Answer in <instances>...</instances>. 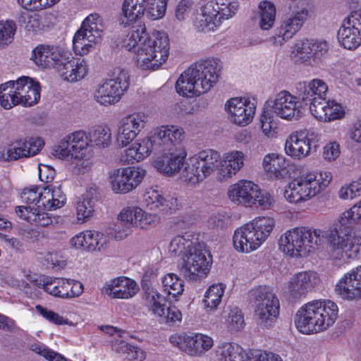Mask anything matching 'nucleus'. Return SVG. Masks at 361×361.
<instances>
[{
	"mask_svg": "<svg viewBox=\"0 0 361 361\" xmlns=\"http://www.w3.org/2000/svg\"><path fill=\"white\" fill-rule=\"evenodd\" d=\"M167 0H124L120 23L125 27L130 26L123 39V46L136 54L137 66L142 70H156L163 63L157 60L150 36L146 33L144 24L139 20L146 17L154 20L161 18L166 12Z\"/></svg>",
	"mask_w": 361,
	"mask_h": 361,
	"instance_id": "nucleus-1",
	"label": "nucleus"
},
{
	"mask_svg": "<svg viewBox=\"0 0 361 361\" xmlns=\"http://www.w3.org/2000/svg\"><path fill=\"white\" fill-rule=\"evenodd\" d=\"M361 224V200L339 216L329 228V245L334 260L355 259L360 254L361 236L351 235L355 226Z\"/></svg>",
	"mask_w": 361,
	"mask_h": 361,
	"instance_id": "nucleus-2",
	"label": "nucleus"
},
{
	"mask_svg": "<svg viewBox=\"0 0 361 361\" xmlns=\"http://www.w3.org/2000/svg\"><path fill=\"white\" fill-rule=\"evenodd\" d=\"M222 69L216 58L200 60L185 71L176 83L177 92L192 97L206 93L217 82Z\"/></svg>",
	"mask_w": 361,
	"mask_h": 361,
	"instance_id": "nucleus-3",
	"label": "nucleus"
},
{
	"mask_svg": "<svg viewBox=\"0 0 361 361\" xmlns=\"http://www.w3.org/2000/svg\"><path fill=\"white\" fill-rule=\"evenodd\" d=\"M337 305L329 300H317L302 305L295 317L296 328L302 334H310L325 331L338 318Z\"/></svg>",
	"mask_w": 361,
	"mask_h": 361,
	"instance_id": "nucleus-4",
	"label": "nucleus"
},
{
	"mask_svg": "<svg viewBox=\"0 0 361 361\" xmlns=\"http://www.w3.org/2000/svg\"><path fill=\"white\" fill-rule=\"evenodd\" d=\"M327 231L309 227H297L284 233L279 240V249L283 253L295 258L307 257L312 251L329 242Z\"/></svg>",
	"mask_w": 361,
	"mask_h": 361,
	"instance_id": "nucleus-5",
	"label": "nucleus"
},
{
	"mask_svg": "<svg viewBox=\"0 0 361 361\" xmlns=\"http://www.w3.org/2000/svg\"><path fill=\"white\" fill-rule=\"evenodd\" d=\"M274 226V219L269 216L256 217L234 231V249L242 253L257 250L270 235Z\"/></svg>",
	"mask_w": 361,
	"mask_h": 361,
	"instance_id": "nucleus-6",
	"label": "nucleus"
},
{
	"mask_svg": "<svg viewBox=\"0 0 361 361\" xmlns=\"http://www.w3.org/2000/svg\"><path fill=\"white\" fill-rule=\"evenodd\" d=\"M238 8L235 0H200L195 26L200 31H214L223 21L233 18Z\"/></svg>",
	"mask_w": 361,
	"mask_h": 361,
	"instance_id": "nucleus-7",
	"label": "nucleus"
},
{
	"mask_svg": "<svg viewBox=\"0 0 361 361\" xmlns=\"http://www.w3.org/2000/svg\"><path fill=\"white\" fill-rule=\"evenodd\" d=\"M169 138L171 145L169 149L157 152L159 155L154 160V167L160 173L171 176L178 173L183 166L187 152L182 147L185 132L177 126L171 125Z\"/></svg>",
	"mask_w": 361,
	"mask_h": 361,
	"instance_id": "nucleus-8",
	"label": "nucleus"
},
{
	"mask_svg": "<svg viewBox=\"0 0 361 361\" xmlns=\"http://www.w3.org/2000/svg\"><path fill=\"white\" fill-rule=\"evenodd\" d=\"M249 299L255 305L258 324L270 327L275 322L280 309L279 300L271 287L257 286L249 291Z\"/></svg>",
	"mask_w": 361,
	"mask_h": 361,
	"instance_id": "nucleus-9",
	"label": "nucleus"
},
{
	"mask_svg": "<svg viewBox=\"0 0 361 361\" xmlns=\"http://www.w3.org/2000/svg\"><path fill=\"white\" fill-rule=\"evenodd\" d=\"M220 154L213 149L202 150L189 158L182 171L185 182L197 184L210 176L218 167Z\"/></svg>",
	"mask_w": 361,
	"mask_h": 361,
	"instance_id": "nucleus-10",
	"label": "nucleus"
},
{
	"mask_svg": "<svg viewBox=\"0 0 361 361\" xmlns=\"http://www.w3.org/2000/svg\"><path fill=\"white\" fill-rule=\"evenodd\" d=\"M129 87V75L127 71L115 68L111 78L99 85L94 93L97 103L103 106L118 102Z\"/></svg>",
	"mask_w": 361,
	"mask_h": 361,
	"instance_id": "nucleus-11",
	"label": "nucleus"
},
{
	"mask_svg": "<svg viewBox=\"0 0 361 361\" xmlns=\"http://www.w3.org/2000/svg\"><path fill=\"white\" fill-rule=\"evenodd\" d=\"M104 25L102 18L97 13L89 15L75 32L73 39V48L76 54H88L102 39Z\"/></svg>",
	"mask_w": 361,
	"mask_h": 361,
	"instance_id": "nucleus-12",
	"label": "nucleus"
},
{
	"mask_svg": "<svg viewBox=\"0 0 361 361\" xmlns=\"http://www.w3.org/2000/svg\"><path fill=\"white\" fill-rule=\"evenodd\" d=\"M190 251L183 257L180 272L188 281H200L207 276L210 270L212 257L201 243H196L195 247Z\"/></svg>",
	"mask_w": 361,
	"mask_h": 361,
	"instance_id": "nucleus-13",
	"label": "nucleus"
},
{
	"mask_svg": "<svg viewBox=\"0 0 361 361\" xmlns=\"http://www.w3.org/2000/svg\"><path fill=\"white\" fill-rule=\"evenodd\" d=\"M157 221V215L146 213L140 207L123 209L114 226L115 238L123 239L130 234V227L146 228L147 226L154 224Z\"/></svg>",
	"mask_w": 361,
	"mask_h": 361,
	"instance_id": "nucleus-14",
	"label": "nucleus"
},
{
	"mask_svg": "<svg viewBox=\"0 0 361 361\" xmlns=\"http://www.w3.org/2000/svg\"><path fill=\"white\" fill-rule=\"evenodd\" d=\"M90 146L88 135L82 130H78L66 135L55 146L52 154L61 159H82Z\"/></svg>",
	"mask_w": 361,
	"mask_h": 361,
	"instance_id": "nucleus-15",
	"label": "nucleus"
},
{
	"mask_svg": "<svg viewBox=\"0 0 361 361\" xmlns=\"http://www.w3.org/2000/svg\"><path fill=\"white\" fill-rule=\"evenodd\" d=\"M314 173L302 174L286 187L285 198L290 203L305 201L320 192V186Z\"/></svg>",
	"mask_w": 361,
	"mask_h": 361,
	"instance_id": "nucleus-16",
	"label": "nucleus"
},
{
	"mask_svg": "<svg viewBox=\"0 0 361 361\" xmlns=\"http://www.w3.org/2000/svg\"><path fill=\"white\" fill-rule=\"evenodd\" d=\"M44 145V140L39 137L16 139L0 152V159L11 161L32 157L40 152Z\"/></svg>",
	"mask_w": 361,
	"mask_h": 361,
	"instance_id": "nucleus-17",
	"label": "nucleus"
},
{
	"mask_svg": "<svg viewBox=\"0 0 361 361\" xmlns=\"http://www.w3.org/2000/svg\"><path fill=\"white\" fill-rule=\"evenodd\" d=\"M171 125L161 126L152 128L147 136L134 143L142 160L147 157L152 151L169 149L172 146L169 138Z\"/></svg>",
	"mask_w": 361,
	"mask_h": 361,
	"instance_id": "nucleus-18",
	"label": "nucleus"
},
{
	"mask_svg": "<svg viewBox=\"0 0 361 361\" xmlns=\"http://www.w3.org/2000/svg\"><path fill=\"white\" fill-rule=\"evenodd\" d=\"M318 143V136L312 131H296L286 139V154L294 159L300 160L315 151Z\"/></svg>",
	"mask_w": 361,
	"mask_h": 361,
	"instance_id": "nucleus-19",
	"label": "nucleus"
},
{
	"mask_svg": "<svg viewBox=\"0 0 361 361\" xmlns=\"http://www.w3.org/2000/svg\"><path fill=\"white\" fill-rule=\"evenodd\" d=\"M148 116L143 112H134L121 119L118 123L117 141L120 147L130 144L145 129Z\"/></svg>",
	"mask_w": 361,
	"mask_h": 361,
	"instance_id": "nucleus-20",
	"label": "nucleus"
},
{
	"mask_svg": "<svg viewBox=\"0 0 361 361\" xmlns=\"http://www.w3.org/2000/svg\"><path fill=\"white\" fill-rule=\"evenodd\" d=\"M147 306L159 322L176 324L182 320V313L175 305L166 306L165 298L158 291L147 288Z\"/></svg>",
	"mask_w": 361,
	"mask_h": 361,
	"instance_id": "nucleus-21",
	"label": "nucleus"
},
{
	"mask_svg": "<svg viewBox=\"0 0 361 361\" xmlns=\"http://www.w3.org/2000/svg\"><path fill=\"white\" fill-rule=\"evenodd\" d=\"M298 99L288 91L282 90L267 103L272 113L282 119L290 121L297 119L301 114V106Z\"/></svg>",
	"mask_w": 361,
	"mask_h": 361,
	"instance_id": "nucleus-22",
	"label": "nucleus"
},
{
	"mask_svg": "<svg viewBox=\"0 0 361 361\" xmlns=\"http://www.w3.org/2000/svg\"><path fill=\"white\" fill-rule=\"evenodd\" d=\"M307 15V10L303 8L284 16L280 26L276 28L275 35L270 38L271 43L274 46H281L291 39L300 30Z\"/></svg>",
	"mask_w": 361,
	"mask_h": 361,
	"instance_id": "nucleus-23",
	"label": "nucleus"
},
{
	"mask_svg": "<svg viewBox=\"0 0 361 361\" xmlns=\"http://www.w3.org/2000/svg\"><path fill=\"white\" fill-rule=\"evenodd\" d=\"M219 361H282L279 355L272 353L255 351L251 356L236 344L225 343L218 351Z\"/></svg>",
	"mask_w": 361,
	"mask_h": 361,
	"instance_id": "nucleus-24",
	"label": "nucleus"
},
{
	"mask_svg": "<svg viewBox=\"0 0 361 361\" xmlns=\"http://www.w3.org/2000/svg\"><path fill=\"white\" fill-rule=\"evenodd\" d=\"M319 277L312 271H300L293 275L288 283V293L293 300L305 298L319 283Z\"/></svg>",
	"mask_w": 361,
	"mask_h": 361,
	"instance_id": "nucleus-25",
	"label": "nucleus"
},
{
	"mask_svg": "<svg viewBox=\"0 0 361 361\" xmlns=\"http://www.w3.org/2000/svg\"><path fill=\"white\" fill-rule=\"evenodd\" d=\"M335 291L342 299H361V265L345 273L336 283Z\"/></svg>",
	"mask_w": 361,
	"mask_h": 361,
	"instance_id": "nucleus-26",
	"label": "nucleus"
},
{
	"mask_svg": "<svg viewBox=\"0 0 361 361\" xmlns=\"http://www.w3.org/2000/svg\"><path fill=\"white\" fill-rule=\"evenodd\" d=\"M328 87L326 84L320 79H313L310 81H301L295 85V92L298 99L309 103V109L314 104L321 103L326 99Z\"/></svg>",
	"mask_w": 361,
	"mask_h": 361,
	"instance_id": "nucleus-27",
	"label": "nucleus"
},
{
	"mask_svg": "<svg viewBox=\"0 0 361 361\" xmlns=\"http://www.w3.org/2000/svg\"><path fill=\"white\" fill-rule=\"evenodd\" d=\"M231 121L240 126H246L253 118L256 106L245 98H231L225 105Z\"/></svg>",
	"mask_w": 361,
	"mask_h": 361,
	"instance_id": "nucleus-28",
	"label": "nucleus"
},
{
	"mask_svg": "<svg viewBox=\"0 0 361 361\" xmlns=\"http://www.w3.org/2000/svg\"><path fill=\"white\" fill-rule=\"evenodd\" d=\"M14 82L19 104L28 107L39 101L41 87L39 82L27 76H22Z\"/></svg>",
	"mask_w": 361,
	"mask_h": 361,
	"instance_id": "nucleus-29",
	"label": "nucleus"
},
{
	"mask_svg": "<svg viewBox=\"0 0 361 361\" xmlns=\"http://www.w3.org/2000/svg\"><path fill=\"white\" fill-rule=\"evenodd\" d=\"M107 243L106 235L92 231L80 232L70 240L72 247L87 252L100 251L105 247Z\"/></svg>",
	"mask_w": 361,
	"mask_h": 361,
	"instance_id": "nucleus-30",
	"label": "nucleus"
},
{
	"mask_svg": "<svg viewBox=\"0 0 361 361\" xmlns=\"http://www.w3.org/2000/svg\"><path fill=\"white\" fill-rule=\"evenodd\" d=\"M139 290L136 282L129 278L120 276L106 283L102 292L112 298L129 299Z\"/></svg>",
	"mask_w": 361,
	"mask_h": 361,
	"instance_id": "nucleus-31",
	"label": "nucleus"
},
{
	"mask_svg": "<svg viewBox=\"0 0 361 361\" xmlns=\"http://www.w3.org/2000/svg\"><path fill=\"white\" fill-rule=\"evenodd\" d=\"M64 56L63 51L58 46L40 44L32 51V59L38 66L56 68Z\"/></svg>",
	"mask_w": 361,
	"mask_h": 361,
	"instance_id": "nucleus-32",
	"label": "nucleus"
},
{
	"mask_svg": "<svg viewBox=\"0 0 361 361\" xmlns=\"http://www.w3.org/2000/svg\"><path fill=\"white\" fill-rule=\"evenodd\" d=\"M143 202L149 209L164 214H171L180 206L177 198L171 196L164 197L158 190L153 189L145 192Z\"/></svg>",
	"mask_w": 361,
	"mask_h": 361,
	"instance_id": "nucleus-33",
	"label": "nucleus"
},
{
	"mask_svg": "<svg viewBox=\"0 0 361 361\" xmlns=\"http://www.w3.org/2000/svg\"><path fill=\"white\" fill-rule=\"evenodd\" d=\"M257 190V185L252 181L242 180L232 185L228 189V194L233 202L251 207L255 204L253 197Z\"/></svg>",
	"mask_w": 361,
	"mask_h": 361,
	"instance_id": "nucleus-34",
	"label": "nucleus"
},
{
	"mask_svg": "<svg viewBox=\"0 0 361 361\" xmlns=\"http://www.w3.org/2000/svg\"><path fill=\"white\" fill-rule=\"evenodd\" d=\"M63 80L75 82L83 78L87 73V63L84 59H71L64 56L56 68Z\"/></svg>",
	"mask_w": 361,
	"mask_h": 361,
	"instance_id": "nucleus-35",
	"label": "nucleus"
},
{
	"mask_svg": "<svg viewBox=\"0 0 361 361\" xmlns=\"http://www.w3.org/2000/svg\"><path fill=\"white\" fill-rule=\"evenodd\" d=\"M44 208L30 206H18L16 207V214L21 218L38 226L46 227L56 223L55 217H52L44 211Z\"/></svg>",
	"mask_w": 361,
	"mask_h": 361,
	"instance_id": "nucleus-36",
	"label": "nucleus"
},
{
	"mask_svg": "<svg viewBox=\"0 0 361 361\" xmlns=\"http://www.w3.org/2000/svg\"><path fill=\"white\" fill-rule=\"evenodd\" d=\"M313 104L311 107V114L321 121H331L343 117L345 111L342 106L335 101L324 99L321 103Z\"/></svg>",
	"mask_w": 361,
	"mask_h": 361,
	"instance_id": "nucleus-37",
	"label": "nucleus"
},
{
	"mask_svg": "<svg viewBox=\"0 0 361 361\" xmlns=\"http://www.w3.org/2000/svg\"><path fill=\"white\" fill-rule=\"evenodd\" d=\"M35 285L38 288H43L46 293L52 296L68 298L70 286L68 279L43 276L35 280Z\"/></svg>",
	"mask_w": 361,
	"mask_h": 361,
	"instance_id": "nucleus-38",
	"label": "nucleus"
},
{
	"mask_svg": "<svg viewBox=\"0 0 361 361\" xmlns=\"http://www.w3.org/2000/svg\"><path fill=\"white\" fill-rule=\"evenodd\" d=\"M262 165L269 178L279 179L283 177L288 164L283 156L271 153L264 156Z\"/></svg>",
	"mask_w": 361,
	"mask_h": 361,
	"instance_id": "nucleus-39",
	"label": "nucleus"
},
{
	"mask_svg": "<svg viewBox=\"0 0 361 361\" xmlns=\"http://www.w3.org/2000/svg\"><path fill=\"white\" fill-rule=\"evenodd\" d=\"M97 200L98 192L97 188L95 187H90L77 203L76 211L79 221H85L92 216Z\"/></svg>",
	"mask_w": 361,
	"mask_h": 361,
	"instance_id": "nucleus-40",
	"label": "nucleus"
},
{
	"mask_svg": "<svg viewBox=\"0 0 361 361\" xmlns=\"http://www.w3.org/2000/svg\"><path fill=\"white\" fill-rule=\"evenodd\" d=\"M196 243H200L197 238L191 233H185L174 237L169 246V252L174 256L185 257L190 250L195 247Z\"/></svg>",
	"mask_w": 361,
	"mask_h": 361,
	"instance_id": "nucleus-41",
	"label": "nucleus"
},
{
	"mask_svg": "<svg viewBox=\"0 0 361 361\" xmlns=\"http://www.w3.org/2000/svg\"><path fill=\"white\" fill-rule=\"evenodd\" d=\"M44 196L41 201L44 209H56L62 207L66 202V197L60 185H50L44 188Z\"/></svg>",
	"mask_w": 361,
	"mask_h": 361,
	"instance_id": "nucleus-42",
	"label": "nucleus"
},
{
	"mask_svg": "<svg viewBox=\"0 0 361 361\" xmlns=\"http://www.w3.org/2000/svg\"><path fill=\"white\" fill-rule=\"evenodd\" d=\"M186 340L187 349L185 353L190 355H201L213 345L212 338L202 334L188 335Z\"/></svg>",
	"mask_w": 361,
	"mask_h": 361,
	"instance_id": "nucleus-43",
	"label": "nucleus"
},
{
	"mask_svg": "<svg viewBox=\"0 0 361 361\" xmlns=\"http://www.w3.org/2000/svg\"><path fill=\"white\" fill-rule=\"evenodd\" d=\"M339 44L349 50L357 49L361 44V30L343 25L337 33Z\"/></svg>",
	"mask_w": 361,
	"mask_h": 361,
	"instance_id": "nucleus-44",
	"label": "nucleus"
},
{
	"mask_svg": "<svg viewBox=\"0 0 361 361\" xmlns=\"http://www.w3.org/2000/svg\"><path fill=\"white\" fill-rule=\"evenodd\" d=\"M259 26L262 30L271 28L276 20V8L273 3L263 1L259 4Z\"/></svg>",
	"mask_w": 361,
	"mask_h": 361,
	"instance_id": "nucleus-45",
	"label": "nucleus"
},
{
	"mask_svg": "<svg viewBox=\"0 0 361 361\" xmlns=\"http://www.w3.org/2000/svg\"><path fill=\"white\" fill-rule=\"evenodd\" d=\"M90 145L104 149L111 143V130L108 126H98L89 133Z\"/></svg>",
	"mask_w": 361,
	"mask_h": 361,
	"instance_id": "nucleus-46",
	"label": "nucleus"
},
{
	"mask_svg": "<svg viewBox=\"0 0 361 361\" xmlns=\"http://www.w3.org/2000/svg\"><path fill=\"white\" fill-rule=\"evenodd\" d=\"M0 104L5 109H10L19 104L14 80L0 85Z\"/></svg>",
	"mask_w": 361,
	"mask_h": 361,
	"instance_id": "nucleus-47",
	"label": "nucleus"
},
{
	"mask_svg": "<svg viewBox=\"0 0 361 361\" xmlns=\"http://www.w3.org/2000/svg\"><path fill=\"white\" fill-rule=\"evenodd\" d=\"M224 288L222 283H217L210 286L207 290L202 302L207 311L214 310L219 305L224 295Z\"/></svg>",
	"mask_w": 361,
	"mask_h": 361,
	"instance_id": "nucleus-48",
	"label": "nucleus"
},
{
	"mask_svg": "<svg viewBox=\"0 0 361 361\" xmlns=\"http://www.w3.org/2000/svg\"><path fill=\"white\" fill-rule=\"evenodd\" d=\"M150 38L153 42L152 44L159 47V48H154V51H156V54L158 55L157 61L159 60L162 63H164L168 59L170 50L168 35L164 32L157 31L150 36Z\"/></svg>",
	"mask_w": 361,
	"mask_h": 361,
	"instance_id": "nucleus-49",
	"label": "nucleus"
},
{
	"mask_svg": "<svg viewBox=\"0 0 361 361\" xmlns=\"http://www.w3.org/2000/svg\"><path fill=\"white\" fill-rule=\"evenodd\" d=\"M164 290L169 295L176 298L182 295L184 290V282L178 275L169 273L162 279Z\"/></svg>",
	"mask_w": 361,
	"mask_h": 361,
	"instance_id": "nucleus-50",
	"label": "nucleus"
},
{
	"mask_svg": "<svg viewBox=\"0 0 361 361\" xmlns=\"http://www.w3.org/2000/svg\"><path fill=\"white\" fill-rule=\"evenodd\" d=\"M109 178L114 192L125 194L133 190L122 168L114 170Z\"/></svg>",
	"mask_w": 361,
	"mask_h": 361,
	"instance_id": "nucleus-51",
	"label": "nucleus"
},
{
	"mask_svg": "<svg viewBox=\"0 0 361 361\" xmlns=\"http://www.w3.org/2000/svg\"><path fill=\"white\" fill-rule=\"evenodd\" d=\"M310 44V39H305L295 44L291 53V56L295 62L312 66Z\"/></svg>",
	"mask_w": 361,
	"mask_h": 361,
	"instance_id": "nucleus-52",
	"label": "nucleus"
},
{
	"mask_svg": "<svg viewBox=\"0 0 361 361\" xmlns=\"http://www.w3.org/2000/svg\"><path fill=\"white\" fill-rule=\"evenodd\" d=\"M43 195L44 188L38 187L25 188L21 193V199L27 204H34L32 207L44 209V206L42 204L43 202L41 201Z\"/></svg>",
	"mask_w": 361,
	"mask_h": 361,
	"instance_id": "nucleus-53",
	"label": "nucleus"
},
{
	"mask_svg": "<svg viewBox=\"0 0 361 361\" xmlns=\"http://www.w3.org/2000/svg\"><path fill=\"white\" fill-rule=\"evenodd\" d=\"M226 324L231 332L240 331L244 328V316L238 307H234L230 310L226 319Z\"/></svg>",
	"mask_w": 361,
	"mask_h": 361,
	"instance_id": "nucleus-54",
	"label": "nucleus"
},
{
	"mask_svg": "<svg viewBox=\"0 0 361 361\" xmlns=\"http://www.w3.org/2000/svg\"><path fill=\"white\" fill-rule=\"evenodd\" d=\"M18 22L20 24H25V27L28 32L37 33L44 28L40 16L37 14L30 15L28 13H22L18 18Z\"/></svg>",
	"mask_w": 361,
	"mask_h": 361,
	"instance_id": "nucleus-55",
	"label": "nucleus"
},
{
	"mask_svg": "<svg viewBox=\"0 0 361 361\" xmlns=\"http://www.w3.org/2000/svg\"><path fill=\"white\" fill-rule=\"evenodd\" d=\"M122 169L133 190L142 182L146 176V170L140 166H127Z\"/></svg>",
	"mask_w": 361,
	"mask_h": 361,
	"instance_id": "nucleus-56",
	"label": "nucleus"
},
{
	"mask_svg": "<svg viewBox=\"0 0 361 361\" xmlns=\"http://www.w3.org/2000/svg\"><path fill=\"white\" fill-rule=\"evenodd\" d=\"M16 31V25L13 20L0 21V46L11 43Z\"/></svg>",
	"mask_w": 361,
	"mask_h": 361,
	"instance_id": "nucleus-57",
	"label": "nucleus"
},
{
	"mask_svg": "<svg viewBox=\"0 0 361 361\" xmlns=\"http://www.w3.org/2000/svg\"><path fill=\"white\" fill-rule=\"evenodd\" d=\"M310 47L312 50L311 58L312 66L321 61L324 56L329 50V46L324 40H313L310 39Z\"/></svg>",
	"mask_w": 361,
	"mask_h": 361,
	"instance_id": "nucleus-58",
	"label": "nucleus"
},
{
	"mask_svg": "<svg viewBox=\"0 0 361 361\" xmlns=\"http://www.w3.org/2000/svg\"><path fill=\"white\" fill-rule=\"evenodd\" d=\"M35 310L43 318L54 324L63 325L67 324L68 322L67 319H64L58 313L44 307L40 305H36Z\"/></svg>",
	"mask_w": 361,
	"mask_h": 361,
	"instance_id": "nucleus-59",
	"label": "nucleus"
},
{
	"mask_svg": "<svg viewBox=\"0 0 361 361\" xmlns=\"http://www.w3.org/2000/svg\"><path fill=\"white\" fill-rule=\"evenodd\" d=\"M217 170L218 178L221 180L231 178L238 172V168L234 166H232V165L228 163L227 159H226L225 154H224L222 159L219 160Z\"/></svg>",
	"mask_w": 361,
	"mask_h": 361,
	"instance_id": "nucleus-60",
	"label": "nucleus"
},
{
	"mask_svg": "<svg viewBox=\"0 0 361 361\" xmlns=\"http://www.w3.org/2000/svg\"><path fill=\"white\" fill-rule=\"evenodd\" d=\"M253 199H255L254 204H257L263 209H270L274 204V197L268 192L259 190L258 186Z\"/></svg>",
	"mask_w": 361,
	"mask_h": 361,
	"instance_id": "nucleus-61",
	"label": "nucleus"
},
{
	"mask_svg": "<svg viewBox=\"0 0 361 361\" xmlns=\"http://www.w3.org/2000/svg\"><path fill=\"white\" fill-rule=\"evenodd\" d=\"M157 275V269L150 267H147L144 269V273L142 278V288L144 292V299L147 303V288L152 289L154 291H158L156 288L151 286L150 281L154 279Z\"/></svg>",
	"mask_w": 361,
	"mask_h": 361,
	"instance_id": "nucleus-62",
	"label": "nucleus"
},
{
	"mask_svg": "<svg viewBox=\"0 0 361 361\" xmlns=\"http://www.w3.org/2000/svg\"><path fill=\"white\" fill-rule=\"evenodd\" d=\"M193 2L190 0H180L175 9V16L179 21L185 20L189 17L192 9Z\"/></svg>",
	"mask_w": 361,
	"mask_h": 361,
	"instance_id": "nucleus-63",
	"label": "nucleus"
},
{
	"mask_svg": "<svg viewBox=\"0 0 361 361\" xmlns=\"http://www.w3.org/2000/svg\"><path fill=\"white\" fill-rule=\"evenodd\" d=\"M350 9L351 11L343 25L361 30V9Z\"/></svg>",
	"mask_w": 361,
	"mask_h": 361,
	"instance_id": "nucleus-64",
	"label": "nucleus"
}]
</instances>
